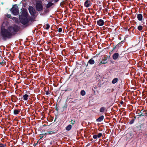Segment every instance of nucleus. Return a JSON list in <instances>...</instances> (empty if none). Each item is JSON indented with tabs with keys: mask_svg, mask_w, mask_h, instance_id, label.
<instances>
[{
	"mask_svg": "<svg viewBox=\"0 0 147 147\" xmlns=\"http://www.w3.org/2000/svg\"><path fill=\"white\" fill-rule=\"evenodd\" d=\"M36 7L38 11L42 10L43 8L42 3L41 1H39L36 2Z\"/></svg>",
	"mask_w": 147,
	"mask_h": 147,
	"instance_id": "4",
	"label": "nucleus"
},
{
	"mask_svg": "<svg viewBox=\"0 0 147 147\" xmlns=\"http://www.w3.org/2000/svg\"><path fill=\"white\" fill-rule=\"evenodd\" d=\"M72 126L71 125H69L65 129L67 131H69L71 129Z\"/></svg>",
	"mask_w": 147,
	"mask_h": 147,
	"instance_id": "17",
	"label": "nucleus"
},
{
	"mask_svg": "<svg viewBox=\"0 0 147 147\" xmlns=\"http://www.w3.org/2000/svg\"><path fill=\"white\" fill-rule=\"evenodd\" d=\"M143 26H142L141 25H139L138 26L137 28H138V29L139 31H140L142 30V29H143Z\"/></svg>",
	"mask_w": 147,
	"mask_h": 147,
	"instance_id": "20",
	"label": "nucleus"
},
{
	"mask_svg": "<svg viewBox=\"0 0 147 147\" xmlns=\"http://www.w3.org/2000/svg\"><path fill=\"white\" fill-rule=\"evenodd\" d=\"M104 24V21L102 19H100L98 20L97 22V24L98 25L101 26H103Z\"/></svg>",
	"mask_w": 147,
	"mask_h": 147,
	"instance_id": "7",
	"label": "nucleus"
},
{
	"mask_svg": "<svg viewBox=\"0 0 147 147\" xmlns=\"http://www.w3.org/2000/svg\"><path fill=\"white\" fill-rule=\"evenodd\" d=\"M59 0H54V1L56 3L58 2Z\"/></svg>",
	"mask_w": 147,
	"mask_h": 147,
	"instance_id": "30",
	"label": "nucleus"
},
{
	"mask_svg": "<svg viewBox=\"0 0 147 147\" xmlns=\"http://www.w3.org/2000/svg\"><path fill=\"white\" fill-rule=\"evenodd\" d=\"M45 28L47 30L49 29L50 27V26L49 24H46L44 26Z\"/></svg>",
	"mask_w": 147,
	"mask_h": 147,
	"instance_id": "23",
	"label": "nucleus"
},
{
	"mask_svg": "<svg viewBox=\"0 0 147 147\" xmlns=\"http://www.w3.org/2000/svg\"><path fill=\"white\" fill-rule=\"evenodd\" d=\"M91 3L90 1L88 0H86L84 3V6L86 7H88L91 6Z\"/></svg>",
	"mask_w": 147,
	"mask_h": 147,
	"instance_id": "6",
	"label": "nucleus"
},
{
	"mask_svg": "<svg viewBox=\"0 0 147 147\" xmlns=\"http://www.w3.org/2000/svg\"><path fill=\"white\" fill-rule=\"evenodd\" d=\"M19 18L21 23L24 25L28 23L30 19L27 11L24 9L22 10L21 14L19 16Z\"/></svg>",
	"mask_w": 147,
	"mask_h": 147,
	"instance_id": "2",
	"label": "nucleus"
},
{
	"mask_svg": "<svg viewBox=\"0 0 147 147\" xmlns=\"http://www.w3.org/2000/svg\"><path fill=\"white\" fill-rule=\"evenodd\" d=\"M146 115L147 116V112L146 113Z\"/></svg>",
	"mask_w": 147,
	"mask_h": 147,
	"instance_id": "32",
	"label": "nucleus"
},
{
	"mask_svg": "<svg viewBox=\"0 0 147 147\" xmlns=\"http://www.w3.org/2000/svg\"><path fill=\"white\" fill-rule=\"evenodd\" d=\"M0 147H6V145L2 144H0Z\"/></svg>",
	"mask_w": 147,
	"mask_h": 147,
	"instance_id": "24",
	"label": "nucleus"
},
{
	"mask_svg": "<svg viewBox=\"0 0 147 147\" xmlns=\"http://www.w3.org/2000/svg\"><path fill=\"white\" fill-rule=\"evenodd\" d=\"M137 18L138 20L142 21L143 19L142 15L141 14H139L137 15Z\"/></svg>",
	"mask_w": 147,
	"mask_h": 147,
	"instance_id": "11",
	"label": "nucleus"
},
{
	"mask_svg": "<svg viewBox=\"0 0 147 147\" xmlns=\"http://www.w3.org/2000/svg\"><path fill=\"white\" fill-rule=\"evenodd\" d=\"M7 17H8V18H9L10 17H11V15H9V14H8L7 15Z\"/></svg>",
	"mask_w": 147,
	"mask_h": 147,
	"instance_id": "27",
	"label": "nucleus"
},
{
	"mask_svg": "<svg viewBox=\"0 0 147 147\" xmlns=\"http://www.w3.org/2000/svg\"><path fill=\"white\" fill-rule=\"evenodd\" d=\"M102 136V134L101 133H99L97 135H94L93 136V138L94 139H96L97 138H100Z\"/></svg>",
	"mask_w": 147,
	"mask_h": 147,
	"instance_id": "10",
	"label": "nucleus"
},
{
	"mask_svg": "<svg viewBox=\"0 0 147 147\" xmlns=\"http://www.w3.org/2000/svg\"><path fill=\"white\" fill-rule=\"evenodd\" d=\"M107 57H104V58L102 59V61L100 62L99 63L100 65L101 64H104L107 63Z\"/></svg>",
	"mask_w": 147,
	"mask_h": 147,
	"instance_id": "9",
	"label": "nucleus"
},
{
	"mask_svg": "<svg viewBox=\"0 0 147 147\" xmlns=\"http://www.w3.org/2000/svg\"><path fill=\"white\" fill-rule=\"evenodd\" d=\"M118 79L117 78H114L112 80V82L113 84L116 83L118 81Z\"/></svg>",
	"mask_w": 147,
	"mask_h": 147,
	"instance_id": "19",
	"label": "nucleus"
},
{
	"mask_svg": "<svg viewBox=\"0 0 147 147\" xmlns=\"http://www.w3.org/2000/svg\"><path fill=\"white\" fill-rule=\"evenodd\" d=\"M53 5V3L52 2H49L47 5V8H49L51 6Z\"/></svg>",
	"mask_w": 147,
	"mask_h": 147,
	"instance_id": "18",
	"label": "nucleus"
},
{
	"mask_svg": "<svg viewBox=\"0 0 147 147\" xmlns=\"http://www.w3.org/2000/svg\"><path fill=\"white\" fill-rule=\"evenodd\" d=\"M62 31V29L61 28H60L58 29V32H61Z\"/></svg>",
	"mask_w": 147,
	"mask_h": 147,
	"instance_id": "25",
	"label": "nucleus"
},
{
	"mask_svg": "<svg viewBox=\"0 0 147 147\" xmlns=\"http://www.w3.org/2000/svg\"><path fill=\"white\" fill-rule=\"evenodd\" d=\"M133 123V121H130V122H129V123L130 124H132Z\"/></svg>",
	"mask_w": 147,
	"mask_h": 147,
	"instance_id": "29",
	"label": "nucleus"
},
{
	"mask_svg": "<svg viewBox=\"0 0 147 147\" xmlns=\"http://www.w3.org/2000/svg\"><path fill=\"white\" fill-rule=\"evenodd\" d=\"M29 96L28 94H25L23 96V99L24 100H27Z\"/></svg>",
	"mask_w": 147,
	"mask_h": 147,
	"instance_id": "13",
	"label": "nucleus"
},
{
	"mask_svg": "<svg viewBox=\"0 0 147 147\" xmlns=\"http://www.w3.org/2000/svg\"><path fill=\"white\" fill-rule=\"evenodd\" d=\"M1 63H0V64H1Z\"/></svg>",
	"mask_w": 147,
	"mask_h": 147,
	"instance_id": "33",
	"label": "nucleus"
},
{
	"mask_svg": "<svg viewBox=\"0 0 147 147\" xmlns=\"http://www.w3.org/2000/svg\"><path fill=\"white\" fill-rule=\"evenodd\" d=\"M43 135H44V134H42L40 136L41 138H43Z\"/></svg>",
	"mask_w": 147,
	"mask_h": 147,
	"instance_id": "28",
	"label": "nucleus"
},
{
	"mask_svg": "<svg viewBox=\"0 0 147 147\" xmlns=\"http://www.w3.org/2000/svg\"><path fill=\"white\" fill-rule=\"evenodd\" d=\"M144 115L142 113H141L140 115H139L140 116H144Z\"/></svg>",
	"mask_w": 147,
	"mask_h": 147,
	"instance_id": "31",
	"label": "nucleus"
},
{
	"mask_svg": "<svg viewBox=\"0 0 147 147\" xmlns=\"http://www.w3.org/2000/svg\"><path fill=\"white\" fill-rule=\"evenodd\" d=\"M75 123V121H73L72 120L71 121V123L72 124H74Z\"/></svg>",
	"mask_w": 147,
	"mask_h": 147,
	"instance_id": "26",
	"label": "nucleus"
},
{
	"mask_svg": "<svg viewBox=\"0 0 147 147\" xmlns=\"http://www.w3.org/2000/svg\"><path fill=\"white\" fill-rule=\"evenodd\" d=\"M104 119V116L103 115L99 117L96 119V121L98 122H101Z\"/></svg>",
	"mask_w": 147,
	"mask_h": 147,
	"instance_id": "12",
	"label": "nucleus"
},
{
	"mask_svg": "<svg viewBox=\"0 0 147 147\" xmlns=\"http://www.w3.org/2000/svg\"><path fill=\"white\" fill-rule=\"evenodd\" d=\"M106 109V108L104 107H101L100 109V112L101 113H103L104 112Z\"/></svg>",
	"mask_w": 147,
	"mask_h": 147,
	"instance_id": "14",
	"label": "nucleus"
},
{
	"mask_svg": "<svg viewBox=\"0 0 147 147\" xmlns=\"http://www.w3.org/2000/svg\"><path fill=\"white\" fill-rule=\"evenodd\" d=\"M119 55V54L118 53H114L112 56V58L114 60H116L118 58Z\"/></svg>",
	"mask_w": 147,
	"mask_h": 147,
	"instance_id": "8",
	"label": "nucleus"
},
{
	"mask_svg": "<svg viewBox=\"0 0 147 147\" xmlns=\"http://www.w3.org/2000/svg\"><path fill=\"white\" fill-rule=\"evenodd\" d=\"M13 30V28L11 27H9L8 30L5 29L3 24L1 27V35L4 38H10Z\"/></svg>",
	"mask_w": 147,
	"mask_h": 147,
	"instance_id": "1",
	"label": "nucleus"
},
{
	"mask_svg": "<svg viewBox=\"0 0 147 147\" xmlns=\"http://www.w3.org/2000/svg\"><path fill=\"white\" fill-rule=\"evenodd\" d=\"M28 9L31 15L32 16L34 15L35 13V10L34 9L33 7H32L30 6L28 8Z\"/></svg>",
	"mask_w": 147,
	"mask_h": 147,
	"instance_id": "5",
	"label": "nucleus"
},
{
	"mask_svg": "<svg viewBox=\"0 0 147 147\" xmlns=\"http://www.w3.org/2000/svg\"><path fill=\"white\" fill-rule=\"evenodd\" d=\"M11 10L12 13L15 15H17L19 13V10L18 7L16 5L13 6Z\"/></svg>",
	"mask_w": 147,
	"mask_h": 147,
	"instance_id": "3",
	"label": "nucleus"
},
{
	"mask_svg": "<svg viewBox=\"0 0 147 147\" xmlns=\"http://www.w3.org/2000/svg\"><path fill=\"white\" fill-rule=\"evenodd\" d=\"M80 94L82 96H84L85 95L86 92L84 90H81L80 92Z\"/></svg>",
	"mask_w": 147,
	"mask_h": 147,
	"instance_id": "22",
	"label": "nucleus"
},
{
	"mask_svg": "<svg viewBox=\"0 0 147 147\" xmlns=\"http://www.w3.org/2000/svg\"><path fill=\"white\" fill-rule=\"evenodd\" d=\"M55 133V131H48L47 133H45V134H53Z\"/></svg>",
	"mask_w": 147,
	"mask_h": 147,
	"instance_id": "21",
	"label": "nucleus"
},
{
	"mask_svg": "<svg viewBox=\"0 0 147 147\" xmlns=\"http://www.w3.org/2000/svg\"><path fill=\"white\" fill-rule=\"evenodd\" d=\"M88 63H89L90 65L93 64L94 63V61L93 59H91L89 60Z\"/></svg>",
	"mask_w": 147,
	"mask_h": 147,
	"instance_id": "15",
	"label": "nucleus"
},
{
	"mask_svg": "<svg viewBox=\"0 0 147 147\" xmlns=\"http://www.w3.org/2000/svg\"><path fill=\"white\" fill-rule=\"evenodd\" d=\"M20 112V110H18L16 109H15L13 111V113L14 115H17Z\"/></svg>",
	"mask_w": 147,
	"mask_h": 147,
	"instance_id": "16",
	"label": "nucleus"
}]
</instances>
